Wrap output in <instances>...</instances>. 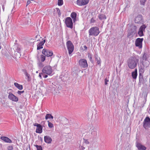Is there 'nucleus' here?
<instances>
[{"mask_svg":"<svg viewBox=\"0 0 150 150\" xmlns=\"http://www.w3.org/2000/svg\"><path fill=\"white\" fill-rule=\"evenodd\" d=\"M139 62V59L135 57H131L127 60L128 67L131 69L135 68Z\"/></svg>","mask_w":150,"mask_h":150,"instance_id":"1","label":"nucleus"},{"mask_svg":"<svg viewBox=\"0 0 150 150\" xmlns=\"http://www.w3.org/2000/svg\"><path fill=\"white\" fill-rule=\"evenodd\" d=\"M89 36H96L100 33L99 28L97 27H93L90 28L88 30Z\"/></svg>","mask_w":150,"mask_h":150,"instance_id":"2","label":"nucleus"},{"mask_svg":"<svg viewBox=\"0 0 150 150\" xmlns=\"http://www.w3.org/2000/svg\"><path fill=\"white\" fill-rule=\"evenodd\" d=\"M42 72L44 73L49 75L52 76L53 74V71L50 66H47L44 67L42 70Z\"/></svg>","mask_w":150,"mask_h":150,"instance_id":"3","label":"nucleus"},{"mask_svg":"<svg viewBox=\"0 0 150 150\" xmlns=\"http://www.w3.org/2000/svg\"><path fill=\"white\" fill-rule=\"evenodd\" d=\"M66 45L69 54H71L74 50V46L70 41H68L66 43Z\"/></svg>","mask_w":150,"mask_h":150,"instance_id":"4","label":"nucleus"},{"mask_svg":"<svg viewBox=\"0 0 150 150\" xmlns=\"http://www.w3.org/2000/svg\"><path fill=\"white\" fill-rule=\"evenodd\" d=\"M65 23L67 27L70 29L73 28V23L72 19L70 17H68L66 18L65 19Z\"/></svg>","mask_w":150,"mask_h":150,"instance_id":"5","label":"nucleus"},{"mask_svg":"<svg viewBox=\"0 0 150 150\" xmlns=\"http://www.w3.org/2000/svg\"><path fill=\"white\" fill-rule=\"evenodd\" d=\"M143 126L145 129L150 128V118L149 117H146L144 119Z\"/></svg>","mask_w":150,"mask_h":150,"instance_id":"6","label":"nucleus"},{"mask_svg":"<svg viewBox=\"0 0 150 150\" xmlns=\"http://www.w3.org/2000/svg\"><path fill=\"white\" fill-rule=\"evenodd\" d=\"M143 40V38H137L135 42V45L139 49L142 48V43Z\"/></svg>","mask_w":150,"mask_h":150,"instance_id":"7","label":"nucleus"},{"mask_svg":"<svg viewBox=\"0 0 150 150\" xmlns=\"http://www.w3.org/2000/svg\"><path fill=\"white\" fill-rule=\"evenodd\" d=\"M79 65L81 67L85 68L88 66V63L86 60L84 59H80L79 62Z\"/></svg>","mask_w":150,"mask_h":150,"instance_id":"8","label":"nucleus"},{"mask_svg":"<svg viewBox=\"0 0 150 150\" xmlns=\"http://www.w3.org/2000/svg\"><path fill=\"white\" fill-rule=\"evenodd\" d=\"M42 53L43 54L47 57L52 56L53 54L52 51L45 49L42 50Z\"/></svg>","mask_w":150,"mask_h":150,"instance_id":"9","label":"nucleus"},{"mask_svg":"<svg viewBox=\"0 0 150 150\" xmlns=\"http://www.w3.org/2000/svg\"><path fill=\"white\" fill-rule=\"evenodd\" d=\"M89 0H77V4L79 6H81L87 4Z\"/></svg>","mask_w":150,"mask_h":150,"instance_id":"10","label":"nucleus"},{"mask_svg":"<svg viewBox=\"0 0 150 150\" xmlns=\"http://www.w3.org/2000/svg\"><path fill=\"white\" fill-rule=\"evenodd\" d=\"M8 98L12 101L17 102L18 100V98L11 93H9L8 96Z\"/></svg>","mask_w":150,"mask_h":150,"instance_id":"11","label":"nucleus"},{"mask_svg":"<svg viewBox=\"0 0 150 150\" xmlns=\"http://www.w3.org/2000/svg\"><path fill=\"white\" fill-rule=\"evenodd\" d=\"M146 26L144 24L142 25L139 28L138 34L140 37L143 36V32L144 31Z\"/></svg>","mask_w":150,"mask_h":150,"instance_id":"12","label":"nucleus"},{"mask_svg":"<svg viewBox=\"0 0 150 150\" xmlns=\"http://www.w3.org/2000/svg\"><path fill=\"white\" fill-rule=\"evenodd\" d=\"M134 21L135 23H142L143 22L142 16L139 15L136 16L135 18Z\"/></svg>","mask_w":150,"mask_h":150,"instance_id":"13","label":"nucleus"},{"mask_svg":"<svg viewBox=\"0 0 150 150\" xmlns=\"http://www.w3.org/2000/svg\"><path fill=\"white\" fill-rule=\"evenodd\" d=\"M137 26L134 25H131L130 29L129 30V33L130 34H135L136 32Z\"/></svg>","mask_w":150,"mask_h":150,"instance_id":"14","label":"nucleus"},{"mask_svg":"<svg viewBox=\"0 0 150 150\" xmlns=\"http://www.w3.org/2000/svg\"><path fill=\"white\" fill-rule=\"evenodd\" d=\"M136 146L139 150H146V149L145 146L139 143H137Z\"/></svg>","mask_w":150,"mask_h":150,"instance_id":"15","label":"nucleus"},{"mask_svg":"<svg viewBox=\"0 0 150 150\" xmlns=\"http://www.w3.org/2000/svg\"><path fill=\"white\" fill-rule=\"evenodd\" d=\"M44 139L45 142L48 144L51 143L52 141V138L48 136H45Z\"/></svg>","mask_w":150,"mask_h":150,"instance_id":"16","label":"nucleus"},{"mask_svg":"<svg viewBox=\"0 0 150 150\" xmlns=\"http://www.w3.org/2000/svg\"><path fill=\"white\" fill-rule=\"evenodd\" d=\"M0 139L5 142L8 143H11L12 142L11 140L7 137H1Z\"/></svg>","mask_w":150,"mask_h":150,"instance_id":"17","label":"nucleus"},{"mask_svg":"<svg viewBox=\"0 0 150 150\" xmlns=\"http://www.w3.org/2000/svg\"><path fill=\"white\" fill-rule=\"evenodd\" d=\"M45 41V40H43V41L40 42V43H39L37 45V50H39L43 48V45L44 44Z\"/></svg>","mask_w":150,"mask_h":150,"instance_id":"18","label":"nucleus"},{"mask_svg":"<svg viewBox=\"0 0 150 150\" xmlns=\"http://www.w3.org/2000/svg\"><path fill=\"white\" fill-rule=\"evenodd\" d=\"M144 83V79L143 76L141 74H140L139 76V82L138 84L139 85H141L142 84H143Z\"/></svg>","mask_w":150,"mask_h":150,"instance_id":"19","label":"nucleus"},{"mask_svg":"<svg viewBox=\"0 0 150 150\" xmlns=\"http://www.w3.org/2000/svg\"><path fill=\"white\" fill-rule=\"evenodd\" d=\"M137 76V69H136L134 71L132 72V76L134 79H136Z\"/></svg>","mask_w":150,"mask_h":150,"instance_id":"20","label":"nucleus"},{"mask_svg":"<svg viewBox=\"0 0 150 150\" xmlns=\"http://www.w3.org/2000/svg\"><path fill=\"white\" fill-rule=\"evenodd\" d=\"M42 132V126L40 125L39 126H37L36 129V132L37 133L41 134Z\"/></svg>","mask_w":150,"mask_h":150,"instance_id":"21","label":"nucleus"},{"mask_svg":"<svg viewBox=\"0 0 150 150\" xmlns=\"http://www.w3.org/2000/svg\"><path fill=\"white\" fill-rule=\"evenodd\" d=\"M76 13L74 12H72L71 14V17L72 18L74 23L76 21Z\"/></svg>","mask_w":150,"mask_h":150,"instance_id":"22","label":"nucleus"},{"mask_svg":"<svg viewBox=\"0 0 150 150\" xmlns=\"http://www.w3.org/2000/svg\"><path fill=\"white\" fill-rule=\"evenodd\" d=\"M14 85L19 90H21L23 89V86L21 85H20L17 83H14Z\"/></svg>","mask_w":150,"mask_h":150,"instance_id":"23","label":"nucleus"},{"mask_svg":"<svg viewBox=\"0 0 150 150\" xmlns=\"http://www.w3.org/2000/svg\"><path fill=\"white\" fill-rule=\"evenodd\" d=\"M98 18L101 20L104 21L106 19V17L104 14H101L99 15Z\"/></svg>","mask_w":150,"mask_h":150,"instance_id":"24","label":"nucleus"},{"mask_svg":"<svg viewBox=\"0 0 150 150\" xmlns=\"http://www.w3.org/2000/svg\"><path fill=\"white\" fill-rule=\"evenodd\" d=\"M148 57V54L146 53H144L142 57V59L143 60H146Z\"/></svg>","mask_w":150,"mask_h":150,"instance_id":"25","label":"nucleus"},{"mask_svg":"<svg viewBox=\"0 0 150 150\" xmlns=\"http://www.w3.org/2000/svg\"><path fill=\"white\" fill-rule=\"evenodd\" d=\"M53 117L50 114H47L45 116V119L46 120L48 119L51 118L53 119Z\"/></svg>","mask_w":150,"mask_h":150,"instance_id":"26","label":"nucleus"},{"mask_svg":"<svg viewBox=\"0 0 150 150\" xmlns=\"http://www.w3.org/2000/svg\"><path fill=\"white\" fill-rule=\"evenodd\" d=\"M91 134L94 136H96L97 134V131L94 129H92L91 130Z\"/></svg>","mask_w":150,"mask_h":150,"instance_id":"27","label":"nucleus"},{"mask_svg":"<svg viewBox=\"0 0 150 150\" xmlns=\"http://www.w3.org/2000/svg\"><path fill=\"white\" fill-rule=\"evenodd\" d=\"M90 142L88 141V139H83V145L84 144H89Z\"/></svg>","mask_w":150,"mask_h":150,"instance_id":"28","label":"nucleus"},{"mask_svg":"<svg viewBox=\"0 0 150 150\" xmlns=\"http://www.w3.org/2000/svg\"><path fill=\"white\" fill-rule=\"evenodd\" d=\"M63 4V0H58V5L59 6H62Z\"/></svg>","mask_w":150,"mask_h":150,"instance_id":"29","label":"nucleus"},{"mask_svg":"<svg viewBox=\"0 0 150 150\" xmlns=\"http://www.w3.org/2000/svg\"><path fill=\"white\" fill-rule=\"evenodd\" d=\"M40 59L41 62H43L45 59V56L43 55H41L40 56Z\"/></svg>","mask_w":150,"mask_h":150,"instance_id":"30","label":"nucleus"},{"mask_svg":"<svg viewBox=\"0 0 150 150\" xmlns=\"http://www.w3.org/2000/svg\"><path fill=\"white\" fill-rule=\"evenodd\" d=\"M147 0H140V5H144L145 2Z\"/></svg>","mask_w":150,"mask_h":150,"instance_id":"31","label":"nucleus"},{"mask_svg":"<svg viewBox=\"0 0 150 150\" xmlns=\"http://www.w3.org/2000/svg\"><path fill=\"white\" fill-rule=\"evenodd\" d=\"M95 59L97 61V64H99L100 63V58H98L97 57H95Z\"/></svg>","mask_w":150,"mask_h":150,"instance_id":"32","label":"nucleus"},{"mask_svg":"<svg viewBox=\"0 0 150 150\" xmlns=\"http://www.w3.org/2000/svg\"><path fill=\"white\" fill-rule=\"evenodd\" d=\"M48 122V126L50 128H52L54 127L53 124L50 122L49 121H47Z\"/></svg>","mask_w":150,"mask_h":150,"instance_id":"33","label":"nucleus"},{"mask_svg":"<svg viewBox=\"0 0 150 150\" xmlns=\"http://www.w3.org/2000/svg\"><path fill=\"white\" fill-rule=\"evenodd\" d=\"M36 146L37 149V150H42V148L41 146L36 145Z\"/></svg>","mask_w":150,"mask_h":150,"instance_id":"34","label":"nucleus"},{"mask_svg":"<svg viewBox=\"0 0 150 150\" xmlns=\"http://www.w3.org/2000/svg\"><path fill=\"white\" fill-rule=\"evenodd\" d=\"M13 149V147L12 146H8L7 147V149L8 150H12Z\"/></svg>","mask_w":150,"mask_h":150,"instance_id":"35","label":"nucleus"},{"mask_svg":"<svg viewBox=\"0 0 150 150\" xmlns=\"http://www.w3.org/2000/svg\"><path fill=\"white\" fill-rule=\"evenodd\" d=\"M95 21V20L93 18H91L90 20V23H94Z\"/></svg>","mask_w":150,"mask_h":150,"instance_id":"36","label":"nucleus"},{"mask_svg":"<svg viewBox=\"0 0 150 150\" xmlns=\"http://www.w3.org/2000/svg\"><path fill=\"white\" fill-rule=\"evenodd\" d=\"M43 74H44V73L42 72L41 73H40L39 74V76L40 78L41 79H42V76H43Z\"/></svg>","mask_w":150,"mask_h":150,"instance_id":"37","label":"nucleus"},{"mask_svg":"<svg viewBox=\"0 0 150 150\" xmlns=\"http://www.w3.org/2000/svg\"><path fill=\"white\" fill-rule=\"evenodd\" d=\"M24 92V91H18L17 92V93L19 95H21V94L23 93Z\"/></svg>","mask_w":150,"mask_h":150,"instance_id":"38","label":"nucleus"},{"mask_svg":"<svg viewBox=\"0 0 150 150\" xmlns=\"http://www.w3.org/2000/svg\"><path fill=\"white\" fill-rule=\"evenodd\" d=\"M79 148L81 150H84L85 149V147L83 146H79Z\"/></svg>","mask_w":150,"mask_h":150,"instance_id":"39","label":"nucleus"},{"mask_svg":"<svg viewBox=\"0 0 150 150\" xmlns=\"http://www.w3.org/2000/svg\"><path fill=\"white\" fill-rule=\"evenodd\" d=\"M108 80L106 79H105V84L107 85L108 84Z\"/></svg>","mask_w":150,"mask_h":150,"instance_id":"40","label":"nucleus"},{"mask_svg":"<svg viewBox=\"0 0 150 150\" xmlns=\"http://www.w3.org/2000/svg\"><path fill=\"white\" fill-rule=\"evenodd\" d=\"M40 125V124L38 123H35L33 125L34 126H37H37H39Z\"/></svg>","mask_w":150,"mask_h":150,"instance_id":"41","label":"nucleus"},{"mask_svg":"<svg viewBox=\"0 0 150 150\" xmlns=\"http://www.w3.org/2000/svg\"><path fill=\"white\" fill-rule=\"evenodd\" d=\"M30 1L31 0H28L27 1V3L26 6H27L28 5H29L30 4V3H31Z\"/></svg>","mask_w":150,"mask_h":150,"instance_id":"42","label":"nucleus"},{"mask_svg":"<svg viewBox=\"0 0 150 150\" xmlns=\"http://www.w3.org/2000/svg\"><path fill=\"white\" fill-rule=\"evenodd\" d=\"M45 74H43V76L45 78H46L48 77V75H45Z\"/></svg>","mask_w":150,"mask_h":150,"instance_id":"43","label":"nucleus"},{"mask_svg":"<svg viewBox=\"0 0 150 150\" xmlns=\"http://www.w3.org/2000/svg\"><path fill=\"white\" fill-rule=\"evenodd\" d=\"M88 57L89 58L90 60H91V59H92V57H91V55L90 54H88Z\"/></svg>","mask_w":150,"mask_h":150,"instance_id":"44","label":"nucleus"},{"mask_svg":"<svg viewBox=\"0 0 150 150\" xmlns=\"http://www.w3.org/2000/svg\"><path fill=\"white\" fill-rule=\"evenodd\" d=\"M25 76H27L28 78H29V75L27 73V72H25Z\"/></svg>","mask_w":150,"mask_h":150,"instance_id":"45","label":"nucleus"},{"mask_svg":"<svg viewBox=\"0 0 150 150\" xmlns=\"http://www.w3.org/2000/svg\"><path fill=\"white\" fill-rule=\"evenodd\" d=\"M56 9L57 10V12H58V13H59L60 12V10L59 9V8H56Z\"/></svg>","mask_w":150,"mask_h":150,"instance_id":"46","label":"nucleus"},{"mask_svg":"<svg viewBox=\"0 0 150 150\" xmlns=\"http://www.w3.org/2000/svg\"><path fill=\"white\" fill-rule=\"evenodd\" d=\"M83 48H84L85 50H86L87 49V47L86 45L83 46Z\"/></svg>","mask_w":150,"mask_h":150,"instance_id":"47","label":"nucleus"},{"mask_svg":"<svg viewBox=\"0 0 150 150\" xmlns=\"http://www.w3.org/2000/svg\"><path fill=\"white\" fill-rule=\"evenodd\" d=\"M2 7H3V11H4V8L3 6Z\"/></svg>","mask_w":150,"mask_h":150,"instance_id":"48","label":"nucleus"},{"mask_svg":"<svg viewBox=\"0 0 150 150\" xmlns=\"http://www.w3.org/2000/svg\"><path fill=\"white\" fill-rule=\"evenodd\" d=\"M1 43L0 42V49H1Z\"/></svg>","mask_w":150,"mask_h":150,"instance_id":"49","label":"nucleus"},{"mask_svg":"<svg viewBox=\"0 0 150 150\" xmlns=\"http://www.w3.org/2000/svg\"><path fill=\"white\" fill-rule=\"evenodd\" d=\"M25 23H28H28H28V22H25Z\"/></svg>","mask_w":150,"mask_h":150,"instance_id":"50","label":"nucleus"},{"mask_svg":"<svg viewBox=\"0 0 150 150\" xmlns=\"http://www.w3.org/2000/svg\"><path fill=\"white\" fill-rule=\"evenodd\" d=\"M36 72V73H38V71H37Z\"/></svg>","mask_w":150,"mask_h":150,"instance_id":"51","label":"nucleus"},{"mask_svg":"<svg viewBox=\"0 0 150 150\" xmlns=\"http://www.w3.org/2000/svg\"><path fill=\"white\" fill-rule=\"evenodd\" d=\"M149 80H150V79H149Z\"/></svg>","mask_w":150,"mask_h":150,"instance_id":"52","label":"nucleus"}]
</instances>
